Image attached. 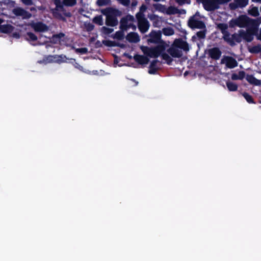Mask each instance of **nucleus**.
<instances>
[{
	"mask_svg": "<svg viewBox=\"0 0 261 261\" xmlns=\"http://www.w3.org/2000/svg\"><path fill=\"white\" fill-rule=\"evenodd\" d=\"M176 2L179 5L182 6L185 4H187V0H176Z\"/></svg>",
	"mask_w": 261,
	"mask_h": 261,
	"instance_id": "obj_50",
	"label": "nucleus"
},
{
	"mask_svg": "<svg viewBox=\"0 0 261 261\" xmlns=\"http://www.w3.org/2000/svg\"><path fill=\"white\" fill-rule=\"evenodd\" d=\"M27 36V40L29 41H36L37 40V36L32 32H27L26 34Z\"/></svg>",
	"mask_w": 261,
	"mask_h": 261,
	"instance_id": "obj_35",
	"label": "nucleus"
},
{
	"mask_svg": "<svg viewBox=\"0 0 261 261\" xmlns=\"http://www.w3.org/2000/svg\"><path fill=\"white\" fill-rule=\"evenodd\" d=\"M120 3L124 6H128L130 3V0H120Z\"/></svg>",
	"mask_w": 261,
	"mask_h": 261,
	"instance_id": "obj_53",
	"label": "nucleus"
},
{
	"mask_svg": "<svg viewBox=\"0 0 261 261\" xmlns=\"http://www.w3.org/2000/svg\"><path fill=\"white\" fill-rule=\"evenodd\" d=\"M229 7L230 9L231 10H234L237 9L238 8H239L238 4L236 2L230 3L229 5Z\"/></svg>",
	"mask_w": 261,
	"mask_h": 261,
	"instance_id": "obj_44",
	"label": "nucleus"
},
{
	"mask_svg": "<svg viewBox=\"0 0 261 261\" xmlns=\"http://www.w3.org/2000/svg\"><path fill=\"white\" fill-rule=\"evenodd\" d=\"M134 17L133 15L128 14L121 18L120 21V29L122 31H127L130 28V25H129L128 21H134Z\"/></svg>",
	"mask_w": 261,
	"mask_h": 261,
	"instance_id": "obj_10",
	"label": "nucleus"
},
{
	"mask_svg": "<svg viewBox=\"0 0 261 261\" xmlns=\"http://www.w3.org/2000/svg\"><path fill=\"white\" fill-rule=\"evenodd\" d=\"M231 78L232 80H240L239 77H238V74H236V73H232L231 75Z\"/></svg>",
	"mask_w": 261,
	"mask_h": 261,
	"instance_id": "obj_54",
	"label": "nucleus"
},
{
	"mask_svg": "<svg viewBox=\"0 0 261 261\" xmlns=\"http://www.w3.org/2000/svg\"><path fill=\"white\" fill-rule=\"evenodd\" d=\"M129 25H130V28H132L133 29L135 30L136 29V26L133 23H130Z\"/></svg>",
	"mask_w": 261,
	"mask_h": 261,
	"instance_id": "obj_62",
	"label": "nucleus"
},
{
	"mask_svg": "<svg viewBox=\"0 0 261 261\" xmlns=\"http://www.w3.org/2000/svg\"><path fill=\"white\" fill-rule=\"evenodd\" d=\"M30 10L31 11H36V9L35 7H31V8H30Z\"/></svg>",
	"mask_w": 261,
	"mask_h": 261,
	"instance_id": "obj_64",
	"label": "nucleus"
},
{
	"mask_svg": "<svg viewBox=\"0 0 261 261\" xmlns=\"http://www.w3.org/2000/svg\"><path fill=\"white\" fill-rule=\"evenodd\" d=\"M124 56L126 57L129 59H132L133 58V57L131 55L126 53L124 54Z\"/></svg>",
	"mask_w": 261,
	"mask_h": 261,
	"instance_id": "obj_59",
	"label": "nucleus"
},
{
	"mask_svg": "<svg viewBox=\"0 0 261 261\" xmlns=\"http://www.w3.org/2000/svg\"><path fill=\"white\" fill-rule=\"evenodd\" d=\"M126 39L129 42L131 43H137L140 41L139 35L135 32L128 33L126 36Z\"/></svg>",
	"mask_w": 261,
	"mask_h": 261,
	"instance_id": "obj_19",
	"label": "nucleus"
},
{
	"mask_svg": "<svg viewBox=\"0 0 261 261\" xmlns=\"http://www.w3.org/2000/svg\"><path fill=\"white\" fill-rule=\"evenodd\" d=\"M51 41L53 42H54V43H57L58 42H60V41L59 40V39H58V38H54V35H53L52 37H51Z\"/></svg>",
	"mask_w": 261,
	"mask_h": 261,
	"instance_id": "obj_55",
	"label": "nucleus"
},
{
	"mask_svg": "<svg viewBox=\"0 0 261 261\" xmlns=\"http://www.w3.org/2000/svg\"><path fill=\"white\" fill-rule=\"evenodd\" d=\"M163 34L165 36H171L174 34V31L171 27L164 28L162 30Z\"/></svg>",
	"mask_w": 261,
	"mask_h": 261,
	"instance_id": "obj_30",
	"label": "nucleus"
},
{
	"mask_svg": "<svg viewBox=\"0 0 261 261\" xmlns=\"http://www.w3.org/2000/svg\"><path fill=\"white\" fill-rule=\"evenodd\" d=\"M93 22L99 25H102L103 24V21L102 15H97L93 19Z\"/></svg>",
	"mask_w": 261,
	"mask_h": 261,
	"instance_id": "obj_32",
	"label": "nucleus"
},
{
	"mask_svg": "<svg viewBox=\"0 0 261 261\" xmlns=\"http://www.w3.org/2000/svg\"><path fill=\"white\" fill-rule=\"evenodd\" d=\"M63 4L66 6L72 7L76 4V0H63Z\"/></svg>",
	"mask_w": 261,
	"mask_h": 261,
	"instance_id": "obj_39",
	"label": "nucleus"
},
{
	"mask_svg": "<svg viewBox=\"0 0 261 261\" xmlns=\"http://www.w3.org/2000/svg\"><path fill=\"white\" fill-rule=\"evenodd\" d=\"M124 31L120 30L116 32L113 36V38L120 40L123 39L124 36Z\"/></svg>",
	"mask_w": 261,
	"mask_h": 261,
	"instance_id": "obj_37",
	"label": "nucleus"
},
{
	"mask_svg": "<svg viewBox=\"0 0 261 261\" xmlns=\"http://www.w3.org/2000/svg\"><path fill=\"white\" fill-rule=\"evenodd\" d=\"M217 29L220 30L221 33L223 34L222 38L223 40L227 39V37L229 35V32L227 31L228 26L227 23H219L217 24Z\"/></svg>",
	"mask_w": 261,
	"mask_h": 261,
	"instance_id": "obj_17",
	"label": "nucleus"
},
{
	"mask_svg": "<svg viewBox=\"0 0 261 261\" xmlns=\"http://www.w3.org/2000/svg\"><path fill=\"white\" fill-rule=\"evenodd\" d=\"M242 95L248 103H255L252 96L248 93L245 92L242 93Z\"/></svg>",
	"mask_w": 261,
	"mask_h": 261,
	"instance_id": "obj_33",
	"label": "nucleus"
},
{
	"mask_svg": "<svg viewBox=\"0 0 261 261\" xmlns=\"http://www.w3.org/2000/svg\"><path fill=\"white\" fill-rule=\"evenodd\" d=\"M167 53L173 58H179L182 56V53L173 45L167 49Z\"/></svg>",
	"mask_w": 261,
	"mask_h": 261,
	"instance_id": "obj_16",
	"label": "nucleus"
},
{
	"mask_svg": "<svg viewBox=\"0 0 261 261\" xmlns=\"http://www.w3.org/2000/svg\"><path fill=\"white\" fill-rule=\"evenodd\" d=\"M94 29V25L92 24H88V26H87V30L89 31H91L92 30H93Z\"/></svg>",
	"mask_w": 261,
	"mask_h": 261,
	"instance_id": "obj_56",
	"label": "nucleus"
},
{
	"mask_svg": "<svg viewBox=\"0 0 261 261\" xmlns=\"http://www.w3.org/2000/svg\"><path fill=\"white\" fill-rule=\"evenodd\" d=\"M53 2L54 4L56 5V8L53 10L52 11L53 15L62 21H65L66 18L64 17L60 13L58 12L59 10H60L61 11H64L63 2H62L61 0H53Z\"/></svg>",
	"mask_w": 261,
	"mask_h": 261,
	"instance_id": "obj_7",
	"label": "nucleus"
},
{
	"mask_svg": "<svg viewBox=\"0 0 261 261\" xmlns=\"http://www.w3.org/2000/svg\"><path fill=\"white\" fill-rule=\"evenodd\" d=\"M203 7L207 11H214L219 8L216 0H205L204 3H203Z\"/></svg>",
	"mask_w": 261,
	"mask_h": 261,
	"instance_id": "obj_13",
	"label": "nucleus"
},
{
	"mask_svg": "<svg viewBox=\"0 0 261 261\" xmlns=\"http://www.w3.org/2000/svg\"><path fill=\"white\" fill-rule=\"evenodd\" d=\"M58 61L61 62H67V58L66 56L64 55H61L58 57Z\"/></svg>",
	"mask_w": 261,
	"mask_h": 261,
	"instance_id": "obj_45",
	"label": "nucleus"
},
{
	"mask_svg": "<svg viewBox=\"0 0 261 261\" xmlns=\"http://www.w3.org/2000/svg\"><path fill=\"white\" fill-rule=\"evenodd\" d=\"M231 0H216L218 6L219 5L224 4L231 1Z\"/></svg>",
	"mask_w": 261,
	"mask_h": 261,
	"instance_id": "obj_49",
	"label": "nucleus"
},
{
	"mask_svg": "<svg viewBox=\"0 0 261 261\" xmlns=\"http://www.w3.org/2000/svg\"><path fill=\"white\" fill-rule=\"evenodd\" d=\"M110 0H97L96 4L98 6H103L108 5L110 4Z\"/></svg>",
	"mask_w": 261,
	"mask_h": 261,
	"instance_id": "obj_41",
	"label": "nucleus"
},
{
	"mask_svg": "<svg viewBox=\"0 0 261 261\" xmlns=\"http://www.w3.org/2000/svg\"><path fill=\"white\" fill-rule=\"evenodd\" d=\"M179 13V9L173 6H169L168 8H166L165 12V13L168 15H173Z\"/></svg>",
	"mask_w": 261,
	"mask_h": 261,
	"instance_id": "obj_26",
	"label": "nucleus"
},
{
	"mask_svg": "<svg viewBox=\"0 0 261 261\" xmlns=\"http://www.w3.org/2000/svg\"><path fill=\"white\" fill-rule=\"evenodd\" d=\"M148 18L151 21L153 22V25L154 27H160V20L159 16L155 14H150L148 15Z\"/></svg>",
	"mask_w": 261,
	"mask_h": 261,
	"instance_id": "obj_25",
	"label": "nucleus"
},
{
	"mask_svg": "<svg viewBox=\"0 0 261 261\" xmlns=\"http://www.w3.org/2000/svg\"><path fill=\"white\" fill-rule=\"evenodd\" d=\"M245 72L244 71H240L238 72V77H239L240 80H243L245 77Z\"/></svg>",
	"mask_w": 261,
	"mask_h": 261,
	"instance_id": "obj_48",
	"label": "nucleus"
},
{
	"mask_svg": "<svg viewBox=\"0 0 261 261\" xmlns=\"http://www.w3.org/2000/svg\"><path fill=\"white\" fill-rule=\"evenodd\" d=\"M21 2L26 6H31L33 5V0H21Z\"/></svg>",
	"mask_w": 261,
	"mask_h": 261,
	"instance_id": "obj_47",
	"label": "nucleus"
},
{
	"mask_svg": "<svg viewBox=\"0 0 261 261\" xmlns=\"http://www.w3.org/2000/svg\"><path fill=\"white\" fill-rule=\"evenodd\" d=\"M226 86L229 91H236L238 90V85L236 83L230 82L227 81L226 82Z\"/></svg>",
	"mask_w": 261,
	"mask_h": 261,
	"instance_id": "obj_27",
	"label": "nucleus"
},
{
	"mask_svg": "<svg viewBox=\"0 0 261 261\" xmlns=\"http://www.w3.org/2000/svg\"><path fill=\"white\" fill-rule=\"evenodd\" d=\"M207 54L212 59L217 60L221 57L222 52L219 48L215 47L208 49L207 50Z\"/></svg>",
	"mask_w": 261,
	"mask_h": 261,
	"instance_id": "obj_14",
	"label": "nucleus"
},
{
	"mask_svg": "<svg viewBox=\"0 0 261 261\" xmlns=\"http://www.w3.org/2000/svg\"><path fill=\"white\" fill-rule=\"evenodd\" d=\"M118 62H119V60L118 59V57L116 55H115L114 63V64H118Z\"/></svg>",
	"mask_w": 261,
	"mask_h": 261,
	"instance_id": "obj_58",
	"label": "nucleus"
},
{
	"mask_svg": "<svg viewBox=\"0 0 261 261\" xmlns=\"http://www.w3.org/2000/svg\"><path fill=\"white\" fill-rule=\"evenodd\" d=\"M226 66L230 68H233L238 66V62L237 60L232 57H227L225 59Z\"/></svg>",
	"mask_w": 261,
	"mask_h": 261,
	"instance_id": "obj_20",
	"label": "nucleus"
},
{
	"mask_svg": "<svg viewBox=\"0 0 261 261\" xmlns=\"http://www.w3.org/2000/svg\"><path fill=\"white\" fill-rule=\"evenodd\" d=\"M63 13V15L67 17H70L71 16V13L70 12L67 11L65 9L64 11H62Z\"/></svg>",
	"mask_w": 261,
	"mask_h": 261,
	"instance_id": "obj_52",
	"label": "nucleus"
},
{
	"mask_svg": "<svg viewBox=\"0 0 261 261\" xmlns=\"http://www.w3.org/2000/svg\"><path fill=\"white\" fill-rule=\"evenodd\" d=\"M227 39L224 40L231 46H234L236 45V42L241 43L242 41L241 30L239 31L238 34L234 33L231 35V37L229 33Z\"/></svg>",
	"mask_w": 261,
	"mask_h": 261,
	"instance_id": "obj_8",
	"label": "nucleus"
},
{
	"mask_svg": "<svg viewBox=\"0 0 261 261\" xmlns=\"http://www.w3.org/2000/svg\"><path fill=\"white\" fill-rule=\"evenodd\" d=\"M69 62L72 63V64H73V65L74 66V67L76 68H77V69L81 70V66H80V65L79 64H78L76 62L75 60L74 59H69Z\"/></svg>",
	"mask_w": 261,
	"mask_h": 261,
	"instance_id": "obj_43",
	"label": "nucleus"
},
{
	"mask_svg": "<svg viewBox=\"0 0 261 261\" xmlns=\"http://www.w3.org/2000/svg\"><path fill=\"white\" fill-rule=\"evenodd\" d=\"M149 38L147 39L148 43L161 44L162 41L161 39L162 32L160 31H152L149 34Z\"/></svg>",
	"mask_w": 261,
	"mask_h": 261,
	"instance_id": "obj_9",
	"label": "nucleus"
},
{
	"mask_svg": "<svg viewBox=\"0 0 261 261\" xmlns=\"http://www.w3.org/2000/svg\"><path fill=\"white\" fill-rule=\"evenodd\" d=\"M237 21L238 27L240 28H244L246 26L250 27L258 23L257 20L250 18L246 15L239 16L237 18Z\"/></svg>",
	"mask_w": 261,
	"mask_h": 261,
	"instance_id": "obj_6",
	"label": "nucleus"
},
{
	"mask_svg": "<svg viewBox=\"0 0 261 261\" xmlns=\"http://www.w3.org/2000/svg\"><path fill=\"white\" fill-rule=\"evenodd\" d=\"M206 32V29H205L203 30L197 32L196 35L199 39H204L205 37Z\"/></svg>",
	"mask_w": 261,
	"mask_h": 261,
	"instance_id": "obj_40",
	"label": "nucleus"
},
{
	"mask_svg": "<svg viewBox=\"0 0 261 261\" xmlns=\"http://www.w3.org/2000/svg\"><path fill=\"white\" fill-rule=\"evenodd\" d=\"M153 7L155 10L163 13H165L166 8L165 5H163L161 4L156 3L153 5Z\"/></svg>",
	"mask_w": 261,
	"mask_h": 261,
	"instance_id": "obj_28",
	"label": "nucleus"
},
{
	"mask_svg": "<svg viewBox=\"0 0 261 261\" xmlns=\"http://www.w3.org/2000/svg\"><path fill=\"white\" fill-rule=\"evenodd\" d=\"M30 25L36 32H45L48 30V27L42 21H33L30 23Z\"/></svg>",
	"mask_w": 261,
	"mask_h": 261,
	"instance_id": "obj_12",
	"label": "nucleus"
},
{
	"mask_svg": "<svg viewBox=\"0 0 261 261\" xmlns=\"http://www.w3.org/2000/svg\"><path fill=\"white\" fill-rule=\"evenodd\" d=\"M248 14L252 16L257 17L259 15L258 8L253 7L248 10Z\"/></svg>",
	"mask_w": 261,
	"mask_h": 261,
	"instance_id": "obj_34",
	"label": "nucleus"
},
{
	"mask_svg": "<svg viewBox=\"0 0 261 261\" xmlns=\"http://www.w3.org/2000/svg\"><path fill=\"white\" fill-rule=\"evenodd\" d=\"M138 20V27L141 33H145L148 31L150 24L149 21L144 17V14L138 12L136 15Z\"/></svg>",
	"mask_w": 261,
	"mask_h": 261,
	"instance_id": "obj_4",
	"label": "nucleus"
},
{
	"mask_svg": "<svg viewBox=\"0 0 261 261\" xmlns=\"http://www.w3.org/2000/svg\"><path fill=\"white\" fill-rule=\"evenodd\" d=\"M76 52L82 54V47L76 49Z\"/></svg>",
	"mask_w": 261,
	"mask_h": 261,
	"instance_id": "obj_60",
	"label": "nucleus"
},
{
	"mask_svg": "<svg viewBox=\"0 0 261 261\" xmlns=\"http://www.w3.org/2000/svg\"><path fill=\"white\" fill-rule=\"evenodd\" d=\"M87 52V48L86 47H83V54H85Z\"/></svg>",
	"mask_w": 261,
	"mask_h": 261,
	"instance_id": "obj_63",
	"label": "nucleus"
},
{
	"mask_svg": "<svg viewBox=\"0 0 261 261\" xmlns=\"http://www.w3.org/2000/svg\"><path fill=\"white\" fill-rule=\"evenodd\" d=\"M161 56L163 60L166 61V62L168 65H171L173 62V59L170 57V56L168 54L165 53V51L162 52Z\"/></svg>",
	"mask_w": 261,
	"mask_h": 261,
	"instance_id": "obj_29",
	"label": "nucleus"
},
{
	"mask_svg": "<svg viewBox=\"0 0 261 261\" xmlns=\"http://www.w3.org/2000/svg\"><path fill=\"white\" fill-rule=\"evenodd\" d=\"M135 61L140 65H145L148 63L149 60L147 56L136 54L133 57Z\"/></svg>",
	"mask_w": 261,
	"mask_h": 261,
	"instance_id": "obj_18",
	"label": "nucleus"
},
{
	"mask_svg": "<svg viewBox=\"0 0 261 261\" xmlns=\"http://www.w3.org/2000/svg\"><path fill=\"white\" fill-rule=\"evenodd\" d=\"M173 45L177 47L178 49L180 48L186 51L189 50V44L187 42L184 41L180 38L175 39L173 43Z\"/></svg>",
	"mask_w": 261,
	"mask_h": 261,
	"instance_id": "obj_15",
	"label": "nucleus"
},
{
	"mask_svg": "<svg viewBox=\"0 0 261 261\" xmlns=\"http://www.w3.org/2000/svg\"><path fill=\"white\" fill-rule=\"evenodd\" d=\"M65 36V34L63 33H59L58 34H54V38H58L60 41H61V39Z\"/></svg>",
	"mask_w": 261,
	"mask_h": 261,
	"instance_id": "obj_46",
	"label": "nucleus"
},
{
	"mask_svg": "<svg viewBox=\"0 0 261 261\" xmlns=\"http://www.w3.org/2000/svg\"><path fill=\"white\" fill-rule=\"evenodd\" d=\"M166 47V43L164 41H162V43L159 44L154 47L141 46L140 48L146 56L150 58H156L161 55L162 52L165 51Z\"/></svg>",
	"mask_w": 261,
	"mask_h": 261,
	"instance_id": "obj_2",
	"label": "nucleus"
},
{
	"mask_svg": "<svg viewBox=\"0 0 261 261\" xmlns=\"http://www.w3.org/2000/svg\"><path fill=\"white\" fill-rule=\"evenodd\" d=\"M114 31L113 29L109 28L107 27H102L100 29L101 33L105 35H108Z\"/></svg>",
	"mask_w": 261,
	"mask_h": 261,
	"instance_id": "obj_36",
	"label": "nucleus"
},
{
	"mask_svg": "<svg viewBox=\"0 0 261 261\" xmlns=\"http://www.w3.org/2000/svg\"><path fill=\"white\" fill-rule=\"evenodd\" d=\"M235 26H238V21H237V18H236V19H231L229 21V27L231 28H234Z\"/></svg>",
	"mask_w": 261,
	"mask_h": 261,
	"instance_id": "obj_42",
	"label": "nucleus"
},
{
	"mask_svg": "<svg viewBox=\"0 0 261 261\" xmlns=\"http://www.w3.org/2000/svg\"><path fill=\"white\" fill-rule=\"evenodd\" d=\"M14 29V27L10 24H0V32L5 34H10L12 33Z\"/></svg>",
	"mask_w": 261,
	"mask_h": 261,
	"instance_id": "obj_21",
	"label": "nucleus"
},
{
	"mask_svg": "<svg viewBox=\"0 0 261 261\" xmlns=\"http://www.w3.org/2000/svg\"><path fill=\"white\" fill-rule=\"evenodd\" d=\"M258 23L248 28L247 31L241 30L242 34V39H243L248 42H251L253 39V36L257 34L258 30Z\"/></svg>",
	"mask_w": 261,
	"mask_h": 261,
	"instance_id": "obj_3",
	"label": "nucleus"
},
{
	"mask_svg": "<svg viewBox=\"0 0 261 261\" xmlns=\"http://www.w3.org/2000/svg\"><path fill=\"white\" fill-rule=\"evenodd\" d=\"M246 80L251 84L255 86H260L261 85V81L256 79L252 74H247L246 76Z\"/></svg>",
	"mask_w": 261,
	"mask_h": 261,
	"instance_id": "obj_22",
	"label": "nucleus"
},
{
	"mask_svg": "<svg viewBox=\"0 0 261 261\" xmlns=\"http://www.w3.org/2000/svg\"><path fill=\"white\" fill-rule=\"evenodd\" d=\"M101 46H102V44H101V42L99 40H97L95 42V47H100Z\"/></svg>",
	"mask_w": 261,
	"mask_h": 261,
	"instance_id": "obj_57",
	"label": "nucleus"
},
{
	"mask_svg": "<svg viewBox=\"0 0 261 261\" xmlns=\"http://www.w3.org/2000/svg\"><path fill=\"white\" fill-rule=\"evenodd\" d=\"M199 15L198 12H197L195 15L191 16L188 20V25L192 29H205L206 25L204 22L200 20L195 18V16Z\"/></svg>",
	"mask_w": 261,
	"mask_h": 261,
	"instance_id": "obj_5",
	"label": "nucleus"
},
{
	"mask_svg": "<svg viewBox=\"0 0 261 261\" xmlns=\"http://www.w3.org/2000/svg\"><path fill=\"white\" fill-rule=\"evenodd\" d=\"M234 1L238 4L239 8H241L245 7L248 4V0H234Z\"/></svg>",
	"mask_w": 261,
	"mask_h": 261,
	"instance_id": "obj_38",
	"label": "nucleus"
},
{
	"mask_svg": "<svg viewBox=\"0 0 261 261\" xmlns=\"http://www.w3.org/2000/svg\"><path fill=\"white\" fill-rule=\"evenodd\" d=\"M159 62L158 60H153L149 67L148 73L150 74H154L156 73L158 68L156 67V64Z\"/></svg>",
	"mask_w": 261,
	"mask_h": 261,
	"instance_id": "obj_24",
	"label": "nucleus"
},
{
	"mask_svg": "<svg viewBox=\"0 0 261 261\" xmlns=\"http://www.w3.org/2000/svg\"><path fill=\"white\" fill-rule=\"evenodd\" d=\"M251 54H258L261 51V46L259 44L254 45L248 49Z\"/></svg>",
	"mask_w": 261,
	"mask_h": 261,
	"instance_id": "obj_31",
	"label": "nucleus"
},
{
	"mask_svg": "<svg viewBox=\"0 0 261 261\" xmlns=\"http://www.w3.org/2000/svg\"><path fill=\"white\" fill-rule=\"evenodd\" d=\"M12 13L16 16H21L23 19H28L32 16L31 13L21 7L13 9Z\"/></svg>",
	"mask_w": 261,
	"mask_h": 261,
	"instance_id": "obj_11",
	"label": "nucleus"
},
{
	"mask_svg": "<svg viewBox=\"0 0 261 261\" xmlns=\"http://www.w3.org/2000/svg\"><path fill=\"white\" fill-rule=\"evenodd\" d=\"M147 9V7L145 5L142 4L141 6L140 7V12L143 14V12H145Z\"/></svg>",
	"mask_w": 261,
	"mask_h": 261,
	"instance_id": "obj_51",
	"label": "nucleus"
},
{
	"mask_svg": "<svg viewBox=\"0 0 261 261\" xmlns=\"http://www.w3.org/2000/svg\"><path fill=\"white\" fill-rule=\"evenodd\" d=\"M205 0H196L197 3L198 4L202 3L203 4V3H204Z\"/></svg>",
	"mask_w": 261,
	"mask_h": 261,
	"instance_id": "obj_61",
	"label": "nucleus"
},
{
	"mask_svg": "<svg viewBox=\"0 0 261 261\" xmlns=\"http://www.w3.org/2000/svg\"><path fill=\"white\" fill-rule=\"evenodd\" d=\"M101 13L106 16L105 24L109 27H115L118 24V17L122 15V12L113 7H107L101 10Z\"/></svg>",
	"mask_w": 261,
	"mask_h": 261,
	"instance_id": "obj_1",
	"label": "nucleus"
},
{
	"mask_svg": "<svg viewBox=\"0 0 261 261\" xmlns=\"http://www.w3.org/2000/svg\"><path fill=\"white\" fill-rule=\"evenodd\" d=\"M102 43L109 47H120L121 48H123L124 47V45L123 44H121L120 43L116 42L114 41H111V40H104L102 41Z\"/></svg>",
	"mask_w": 261,
	"mask_h": 261,
	"instance_id": "obj_23",
	"label": "nucleus"
}]
</instances>
